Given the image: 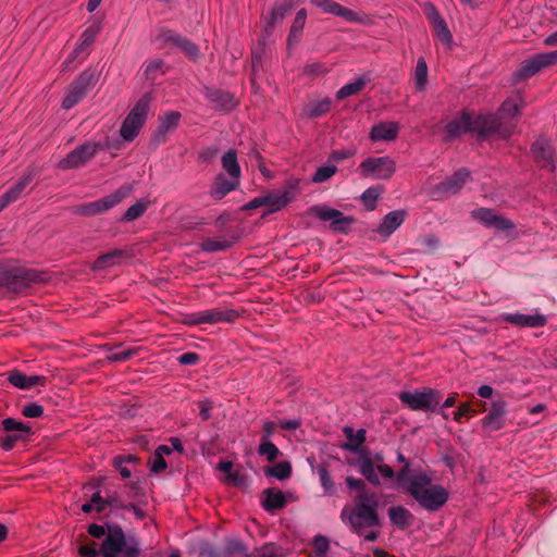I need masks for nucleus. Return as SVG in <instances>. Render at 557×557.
Wrapping results in <instances>:
<instances>
[{
  "label": "nucleus",
  "mask_w": 557,
  "mask_h": 557,
  "mask_svg": "<svg viewBox=\"0 0 557 557\" xmlns=\"http://www.w3.org/2000/svg\"><path fill=\"white\" fill-rule=\"evenodd\" d=\"M239 317L237 311L233 309H207L185 315L184 323L187 325H199V324H218V323H234Z\"/></svg>",
  "instance_id": "nucleus-12"
},
{
  "label": "nucleus",
  "mask_w": 557,
  "mask_h": 557,
  "mask_svg": "<svg viewBox=\"0 0 557 557\" xmlns=\"http://www.w3.org/2000/svg\"><path fill=\"white\" fill-rule=\"evenodd\" d=\"M97 81L98 76L91 69H87L77 75L62 101V109L70 110L81 102Z\"/></svg>",
  "instance_id": "nucleus-9"
},
{
  "label": "nucleus",
  "mask_w": 557,
  "mask_h": 557,
  "mask_svg": "<svg viewBox=\"0 0 557 557\" xmlns=\"http://www.w3.org/2000/svg\"><path fill=\"white\" fill-rule=\"evenodd\" d=\"M206 99L211 103L213 109L230 112L238 106V100L233 94L218 88H206Z\"/></svg>",
  "instance_id": "nucleus-18"
},
{
  "label": "nucleus",
  "mask_w": 557,
  "mask_h": 557,
  "mask_svg": "<svg viewBox=\"0 0 557 557\" xmlns=\"http://www.w3.org/2000/svg\"><path fill=\"white\" fill-rule=\"evenodd\" d=\"M398 398L410 410L436 412L444 419H448V414L438 408L442 399V393L438 389L423 387L412 392L401 391L398 394Z\"/></svg>",
  "instance_id": "nucleus-5"
},
{
  "label": "nucleus",
  "mask_w": 557,
  "mask_h": 557,
  "mask_svg": "<svg viewBox=\"0 0 557 557\" xmlns=\"http://www.w3.org/2000/svg\"><path fill=\"white\" fill-rule=\"evenodd\" d=\"M166 467H168V463H166L164 457H162V455H160L159 453H154L152 460L150 461V471L152 473H160L163 470H165Z\"/></svg>",
  "instance_id": "nucleus-63"
},
{
  "label": "nucleus",
  "mask_w": 557,
  "mask_h": 557,
  "mask_svg": "<svg viewBox=\"0 0 557 557\" xmlns=\"http://www.w3.org/2000/svg\"><path fill=\"white\" fill-rule=\"evenodd\" d=\"M236 237H226L225 235H219L213 238L203 239L200 244V248L202 251L208 253L224 251L231 248L236 243Z\"/></svg>",
  "instance_id": "nucleus-32"
},
{
  "label": "nucleus",
  "mask_w": 557,
  "mask_h": 557,
  "mask_svg": "<svg viewBox=\"0 0 557 557\" xmlns=\"http://www.w3.org/2000/svg\"><path fill=\"white\" fill-rule=\"evenodd\" d=\"M506 413V401L494 400L491 405L490 412L481 421L483 430L486 432H495L503 429Z\"/></svg>",
  "instance_id": "nucleus-19"
},
{
  "label": "nucleus",
  "mask_w": 557,
  "mask_h": 557,
  "mask_svg": "<svg viewBox=\"0 0 557 557\" xmlns=\"http://www.w3.org/2000/svg\"><path fill=\"white\" fill-rule=\"evenodd\" d=\"M405 210H394L388 212L375 230L384 239L388 238L405 221Z\"/></svg>",
  "instance_id": "nucleus-27"
},
{
  "label": "nucleus",
  "mask_w": 557,
  "mask_h": 557,
  "mask_svg": "<svg viewBox=\"0 0 557 557\" xmlns=\"http://www.w3.org/2000/svg\"><path fill=\"white\" fill-rule=\"evenodd\" d=\"M22 413L26 418H38L44 414V407L37 403H29L23 407Z\"/></svg>",
  "instance_id": "nucleus-60"
},
{
  "label": "nucleus",
  "mask_w": 557,
  "mask_h": 557,
  "mask_svg": "<svg viewBox=\"0 0 557 557\" xmlns=\"http://www.w3.org/2000/svg\"><path fill=\"white\" fill-rule=\"evenodd\" d=\"M318 474L320 479V483L324 490L325 494L332 495L335 493V484L330 475V472L326 467L321 466L318 468Z\"/></svg>",
  "instance_id": "nucleus-52"
},
{
  "label": "nucleus",
  "mask_w": 557,
  "mask_h": 557,
  "mask_svg": "<svg viewBox=\"0 0 557 557\" xmlns=\"http://www.w3.org/2000/svg\"><path fill=\"white\" fill-rule=\"evenodd\" d=\"M531 153L542 168L555 170L554 149L546 138L539 137L531 146Z\"/></svg>",
  "instance_id": "nucleus-21"
},
{
  "label": "nucleus",
  "mask_w": 557,
  "mask_h": 557,
  "mask_svg": "<svg viewBox=\"0 0 557 557\" xmlns=\"http://www.w3.org/2000/svg\"><path fill=\"white\" fill-rule=\"evenodd\" d=\"M307 20V11L305 9H300L294 18V22L290 26L289 35H288V42L290 44L293 39L297 40L300 36L304 26L306 24Z\"/></svg>",
  "instance_id": "nucleus-47"
},
{
  "label": "nucleus",
  "mask_w": 557,
  "mask_h": 557,
  "mask_svg": "<svg viewBox=\"0 0 557 557\" xmlns=\"http://www.w3.org/2000/svg\"><path fill=\"white\" fill-rule=\"evenodd\" d=\"M310 212L321 221H330L335 232H346L354 223V218L345 215L342 211L325 205L313 206Z\"/></svg>",
  "instance_id": "nucleus-14"
},
{
  "label": "nucleus",
  "mask_w": 557,
  "mask_h": 557,
  "mask_svg": "<svg viewBox=\"0 0 557 557\" xmlns=\"http://www.w3.org/2000/svg\"><path fill=\"white\" fill-rule=\"evenodd\" d=\"M136 354V350L134 349H123V350H112L108 356L107 359L112 362H121L129 360L134 355Z\"/></svg>",
  "instance_id": "nucleus-58"
},
{
  "label": "nucleus",
  "mask_w": 557,
  "mask_h": 557,
  "mask_svg": "<svg viewBox=\"0 0 557 557\" xmlns=\"http://www.w3.org/2000/svg\"><path fill=\"white\" fill-rule=\"evenodd\" d=\"M329 72V67L321 62H313L310 64H307L304 67V73L307 75H323Z\"/></svg>",
  "instance_id": "nucleus-62"
},
{
  "label": "nucleus",
  "mask_w": 557,
  "mask_h": 557,
  "mask_svg": "<svg viewBox=\"0 0 557 557\" xmlns=\"http://www.w3.org/2000/svg\"><path fill=\"white\" fill-rule=\"evenodd\" d=\"M544 67L546 66L543 60L541 59V54L537 53L533 55L531 59L523 62L521 67L516 72V77L518 79H527L529 77L534 76Z\"/></svg>",
  "instance_id": "nucleus-36"
},
{
  "label": "nucleus",
  "mask_w": 557,
  "mask_h": 557,
  "mask_svg": "<svg viewBox=\"0 0 557 557\" xmlns=\"http://www.w3.org/2000/svg\"><path fill=\"white\" fill-rule=\"evenodd\" d=\"M428 64L423 58L418 59L414 69V86L418 91H423L428 84Z\"/></svg>",
  "instance_id": "nucleus-44"
},
{
  "label": "nucleus",
  "mask_w": 557,
  "mask_h": 557,
  "mask_svg": "<svg viewBox=\"0 0 557 557\" xmlns=\"http://www.w3.org/2000/svg\"><path fill=\"white\" fill-rule=\"evenodd\" d=\"M262 507L267 511H275L286 506V497L282 491L275 488H267L264 492Z\"/></svg>",
  "instance_id": "nucleus-33"
},
{
  "label": "nucleus",
  "mask_w": 557,
  "mask_h": 557,
  "mask_svg": "<svg viewBox=\"0 0 557 557\" xmlns=\"http://www.w3.org/2000/svg\"><path fill=\"white\" fill-rule=\"evenodd\" d=\"M35 176L36 173L33 169L27 170L12 187L2 194L9 203L15 202L17 199H20L21 195L25 188L32 184Z\"/></svg>",
  "instance_id": "nucleus-31"
},
{
  "label": "nucleus",
  "mask_w": 557,
  "mask_h": 557,
  "mask_svg": "<svg viewBox=\"0 0 557 557\" xmlns=\"http://www.w3.org/2000/svg\"><path fill=\"white\" fill-rule=\"evenodd\" d=\"M377 197H379V193L373 187L366 189L361 195L362 201L370 209H374Z\"/></svg>",
  "instance_id": "nucleus-64"
},
{
  "label": "nucleus",
  "mask_w": 557,
  "mask_h": 557,
  "mask_svg": "<svg viewBox=\"0 0 557 557\" xmlns=\"http://www.w3.org/2000/svg\"><path fill=\"white\" fill-rule=\"evenodd\" d=\"M337 172L336 165H323L317 169L312 175L313 183H324Z\"/></svg>",
  "instance_id": "nucleus-53"
},
{
  "label": "nucleus",
  "mask_w": 557,
  "mask_h": 557,
  "mask_svg": "<svg viewBox=\"0 0 557 557\" xmlns=\"http://www.w3.org/2000/svg\"><path fill=\"white\" fill-rule=\"evenodd\" d=\"M102 148L99 143L87 141L74 150L69 152L62 160L59 161L58 168L61 170L78 169L84 166L91 160L97 152Z\"/></svg>",
  "instance_id": "nucleus-13"
},
{
  "label": "nucleus",
  "mask_w": 557,
  "mask_h": 557,
  "mask_svg": "<svg viewBox=\"0 0 557 557\" xmlns=\"http://www.w3.org/2000/svg\"><path fill=\"white\" fill-rule=\"evenodd\" d=\"M343 432L347 442L342 445V448L357 454L356 467L359 473L372 485H380V476L372 469L370 450L362 446L366 442V430L359 429L355 431L351 426H344Z\"/></svg>",
  "instance_id": "nucleus-4"
},
{
  "label": "nucleus",
  "mask_w": 557,
  "mask_h": 557,
  "mask_svg": "<svg viewBox=\"0 0 557 557\" xmlns=\"http://www.w3.org/2000/svg\"><path fill=\"white\" fill-rule=\"evenodd\" d=\"M222 169L230 177L240 180L242 170L237 160V152L234 149L227 150L221 158Z\"/></svg>",
  "instance_id": "nucleus-37"
},
{
  "label": "nucleus",
  "mask_w": 557,
  "mask_h": 557,
  "mask_svg": "<svg viewBox=\"0 0 557 557\" xmlns=\"http://www.w3.org/2000/svg\"><path fill=\"white\" fill-rule=\"evenodd\" d=\"M379 499L376 494L356 495L351 506H345L341 519L358 535H363L366 529L380 525L377 513Z\"/></svg>",
  "instance_id": "nucleus-2"
},
{
  "label": "nucleus",
  "mask_w": 557,
  "mask_h": 557,
  "mask_svg": "<svg viewBox=\"0 0 557 557\" xmlns=\"http://www.w3.org/2000/svg\"><path fill=\"white\" fill-rule=\"evenodd\" d=\"M399 125L396 122H380L371 127L372 141H392L397 138Z\"/></svg>",
  "instance_id": "nucleus-28"
},
{
  "label": "nucleus",
  "mask_w": 557,
  "mask_h": 557,
  "mask_svg": "<svg viewBox=\"0 0 557 557\" xmlns=\"http://www.w3.org/2000/svg\"><path fill=\"white\" fill-rule=\"evenodd\" d=\"M297 5L295 0H284L278 5L274 7L269 13L267 28L272 29L276 23L284 20V17Z\"/></svg>",
  "instance_id": "nucleus-35"
},
{
  "label": "nucleus",
  "mask_w": 557,
  "mask_h": 557,
  "mask_svg": "<svg viewBox=\"0 0 557 557\" xmlns=\"http://www.w3.org/2000/svg\"><path fill=\"white\" fill-rule=\"evenodd\" d=\"M396 459L398 462L404 465L403 468L397 472V474H395L396 481L403 486L406 483H408V481L411 479V473L414 470H410V462L401 453H397Z\"/></svg>",
  "instance_id": "nucleus-49"
},
{
  "label": "nucleus",
  "mask_w": 557,
  "mask_h": 557,
  "mask_svg": "<svg viewBox=\"0 0 557 557\" xmlns=\"http://www.w3.org/2000/svg\"><path fill=\"white\" fill-rule=\"evenodd\" d=\"M332 100L329 97L311 101L305 108V114L309 119H319L325 115L331 109Z\"/></svg>",
  "instance_id": "nucleus-38"
},
{
  "label": "nucleus",
  "mask_w": 557,
  "mask_h": 557,
  "mask_svg": "<svg viewBox=\"0 0 557 557\" xmlns=\"http://www.w3.org/2000/svg\"><path fill=\"white\" fill-rule=\"evenodd\" d=\"M147 210V203L144 201H137L132 205L123 214L122 220L126 222H132L138 218H140Z\"/></svg>",
  "instance_id": "nucleus-51"
},
{
  "label": "nucleus",
  "mask_w": 557,
  "mask_h": 557,
  "mask_svg": "<svg viewBox=\"0 0 557 557\" xmlns=\"http://www.w3.org/2000/svg\"><path fill=\"white\" fill-rule=\"evenodd\" d=\"M512 125L502 127L495 116H476L463 112L460 117L454 119L446 125V139L453 140L467 132H475L480 138L497 134L500 138H508L512 134Z\"/></svg>",
  "instance_id": "nucleus-3"
},
{
  "label": "nucleus",
  "mask_w": 557,
  "mask_h": 557,
  "mask_svg": "<svg viewBox=\"0 0 557 557\" xmlns=\"http://www.w3.org/2000/svg\"><path fill=\"white\" fill-rule=\"evenodd\" d=\"M521 109V101L518 100V99H507L503 102L500 109H499V113L498 115H494L495 117L498 119V122L500 123L502 127H508V126H511L515 127V125L512 123H502L500 119L503 115H507V116H515L519 113ZM515 131V128H512V132Z\"/></svg>",
  "instance_id": "nucleus-40"
},
{
  "label": "nucleus",
  "mask_w": 557,
  "mask_h": 557,
  "mask_svg": "<svg viewBox=\"0 0 557 557\" xmlns=\"http://www.w3.org/2000/svg\"><path fill=\"white\" fill-rule=\"evenodd\" d=\"M127 549H132V555L131 557H140V553H141V549H140V543H139V540L135 536H126V534L124 533V544L121 548V550L119 553H116V557H124L125 553Z\"/></svg>",
  "instance_id": "nucleus-50"
},
{
  "label": "nucleus",
  "mask_w": 557,
  "mask_h": 557,
  "mask_svg": "<svg viewBox=\"0 0 557 557\" xmlns=\"http://www.w3.org/2000/svg\"><path fill=\"white\" fill-rule=\"evenodd\" d=\"M359 171L363 177L388 180L395 173L396 164L387 156L369 157L360 163Z\"/></svg>",
  "instance_id": "nucleus-11"
},
{
  "label": "nucleus",
  "mask_w": 557,
  "mask_h": 557,
  "mask_svg": "<svg viewBox=\"0 0 557 557\" xmlns=\"http://www.w3.org/2000/svg\"><path fill=\"white\" fill-rule=\"evenodd\" d=\"M387 513L391 523L400 530H405L411 524L412 515L403 506L389 507Z\"/></svg>",
  "instance_id": "nucleus-34"
},
{
  "label": "nucleus",
  "mask_w": 557,
  "mask_h": 557,
  "mask_svg": "<svg viewBox=\"0 0 557 557\" xmlns=\"http://www.w3.org/2000/svg\"><path fill=\"white\" fill-rule=\"evenodd\" d=\"M502 320L521 327H542L547 323L546 317L540 313H504Z\"/></svg>",
  "instance_id": "nucleus-22"
},
{
  "label": "nucleus",
  "mask_w": 557,
  "mask_h": 557,
  "mask_svg": "<svg viewBox=\"0 0 557 557\" xmlns=\"http://www.w3.org/2000/svg\"><path fill=\"white\" fill-rule=\"evenodd\" d=\"M345 482H346V485H347L349 491H357L358 492L357 495L375 494L374 492H370L368 490L366 482L363 480H361V479H357V478H354V476H347L345 479Z\"/></svg>",
  "instance_id": "nucleus-56"
},
{
  "label": "nucleus",
  "mask_w": 557,
  "mask_h": 557,
  "mask_svg": "<svg viewBox=\"0 0 557 557\" xmlns=\"http://www.w3.org/2000/svg\"><path fill=\"white\" fill-rule=\"evenodd\" d=\"M127 257V252L123 249H114L110 252L103 253L99 256L94 264L91 265V270L94 271H104L121 263V260Z\"/></svg>",
  "instance_id": "nucleus-30"
},
{
  "label": "nucleus",
  "mask_w": 557,
  "mask_h": 557,
  "mask_svg": "<svg viewBox=\"0 0 557 557\" xmlns=\"http://www.w3.org/2000/svg\"><path fill=\"white\" fill-rule=\"evenodd\" d=\"M223 557H250L248 547L239 539H227L223 550Z\"/></svg>",
  "instance_id": "nucleus-39"
},
{
  "label": "nucleus",
  "mask_w": 557,
  "mask_h": 557,
  "mask_svg": "<svg viewBox=\"0 0 557 557\" xmlns=\"http://www.w3.org/2000/svg\"><path fill=\"white\" fill-rule=\"evenodd\" d=\"M424 14L431 23L437 39L446 47L451 48L454 44L453 34L448 28L446 21L442 17L436 7L428 2L424 4Z\"/></svg>",
  "instance_id": "nucleus-16"
},
{
  "label": "nucleus",
  "mask_w": 557,
  "mask_h": 557,
  "mask_svg": "<svg viewBox=\"0 0 557 557\" xmlns=\"http://www.w3.org/2000/svg\"><path fill=\"white\" fill-rule=\"evenodd\" d=\"M180 50L191 60H197L199 58L198 46L187 37L183 40Z\"/></svg>",
  "instance_id": "nucleus-57"
},
{
  "label": "nucleus",
  "mask_w": 557,
  "mask_h": 557,
  "mask_svg": "<svg viewBox=\"0 0 557 557\" xmlns=\"http://www.w3.org/2000/svg\"><path fill=\"white\" fill-rule=\"evenodd\" d=\"M8 381L18 389H30L37 385L44 386L47 377L42 375H26L20 370L14 369L8 372Z\"/></svg>",
  "instance_id": "nucleus-25"
},
{
  "label": "nucleus",
  "mask_w": 557,
  "mask_h": 557,
  "mask_svg": "<svg viewBox=\"0 0 557 557\" xmlns=\"http://www.w3.org/2000/svg\"><path fill=\"white\" fill-rule=\"evenodd\" d=\"M150 94H145L138 99V101L128 112L120 128V135L123 140L131 143L137 137L146 123L150 109Z\"/></svg>",
  "instance_id": "nucleus-8"
},
{
  "label": "nucleus",
  "mask_w": 557,
  "mask_h": 557,
  "mask_svg": "<svg viewBox=\"0 0 557 557\" xmlns=\"http://www.w3.org/2000/svg\"><path fill=\"white\" fill-rule=\"evenodd\" d=\"M2 429L7 433H23L24 436L30 437L34 435L32 426L14 418H5L2 420Z\"/></svg>",
  "instance_id": "nucleus-42"
},
{
  "label": "nucleus",
  "mask_w": 557,
  "mask_h": 557,
  "mask_svg": "<svg viewBox=\"0 0 557 557\" xmlns=\"http://www.w3.org/2000/svg\"><path fill=\"white\" fill-rule=\"evenodd\" d=\"M257 451L259 456L264 457L269 462L276 460L281 455L280 449L271 441H260Z\"/></svg>",
  "instance_id": "nucleus-48"
},
{
  "label": "nucleus",
  "mask_w": 557,
  "mask_h": 557,
  "mask_svg": "<svg viewBox=\"0 0 557 557\" xmlns=\"http://www.w3.org/2000/svg\"><path fill=\"white\" fill-rule=\"evenodd\" d=\"M470 171L466 168H460L451 176L436 186V190L443 194L454 195L457 194L466 182L470 178Z\"/></svg>",
  "instance_id": "nucleus-23"
},
{
  "label": "nucleus",
  "mask_w": 557,
  "mask_h": 557,
  "mask_svg": "<svg viewBox=\"0 0 557 557\" xmlns=\"http://www.w3.org/2000/svg\"><path fill=\"white\" fill-rule=\"evenodd\" d=\"M471 215L485 227L494 228L497 232H507L516 228V224L511 220L490 208L475 209L471 212Z\"/></svg>",
  "instance_id": "nucleus-15"
},
{
  "label": "nucleus",
  "mask_w": 557,
  "mask_h": 557,
  "mask_svg": "<svg viewBox=\"0 0 557 557\" xmlns=\"http://www.w3.org/2000/svg\"><path fill=\"white\" fill-rule=\"evenodd\" d=\"M240 184V180H236L233 177H225L224 173H219L214 183L210 187L209 195L214 200L223 199L227 194L235 190Z\"/></svg>",
  "instance_id": "nucleus-24"
},
{
  "label": "nucleus",
  "mask_w": 557,
  "mask_h": 557,
  "mask_svg": "<svg viewBox=\"0 0 557 557\" xmlns=\"http://www.w3.org/2000/svg\"><path fill=\"white\" fill-rule=\"evenodd\" d=\"M310 3L323 12L343 17L350 23H364L367 16L343 7L334 0H310Z\"/></svg>",
  "instance_id": "nucleus-17"
},
{
  "label": "nucleus",
  "mask_w": 557,
  "mask_h": 557,
  "mask_svg": "<svg viewBox=\"0 0 557 557\" xmlns=\"http://www.w3.org/2000/svg\"><path fill=\"white\" fill-rule=\"evenodd\" d=\"M45 281V273L16 267L0 270V286L12 293H22L29 288L32 284Z\"/></svg>",
  "instance_id": "nucleus-7"
},
{
  "label": "nucleus",
  "mask_w": 557,
  "mask_h": 557,
  "mask_svg": "<svg viewBox=\"0 0 557 557\" xmlns=\"http://www.w3.org/2000/svg\"><path fill=\"white\" fill-rule=\"evenodd\" d=\"M313 548L319 557L324 556L330 548V543H329L327 537L324 535L314 536Z\"/></svg>",
  "instance_id": "nucleus-59"
},
{
  "label": "nucleus",
  "mask_w": 557,
  "mask_h": 557,
  "mask_svg": "<svg viewBox=\"0 0 557 557\" xmlns=\"http://www.w3.org/2000/svg\"><path fill=\"white\" fill-rule=\"evenodd\" d=\"M104 502H106V508L107 507L115 508V509L128 508L127 505L123 502L121 495L117 493H114V494L108 493L104 497Z\"/></svg>",
  "instance_id": "nucleus-61"
},
{
  "label": "nucleus",
  "mask_w": 557,
  "mask_h": 557,
  "mask_svg": "<svg viewBox=\"0 0 557 557\" xmlns=\"http://www.w3.org/2000/svg\"><path fill=\"white\" fill-rule=\"evenodd\" d=\"M177 32L169 28H159L153 36V42L159 49L171 48Z\"/></svg>",
  "instance_id": "nucleus-46"
},
{
  "label": "nucleus",
  "mask_w": 557,
  "mask_h": 557,
  "mask_svg": "<svg viewBox=\"0 0 557 557\" xmlns=\"http://www.w3.org/2000/svg\"><path fill=\"white\" fill-rule=\"evenodd\" d=\"M182 114L178 111H168L160 116V123L154 134V140L165 143L169 133L175 131L180 124Z\"/></svg>",
  "instance_id": "nucleus-26"
},
{
  "label": "nucleus",
  "mask_w": 557,
  "mask_h": 557,
  "mask_svg": "<svg viewBox=\"0 0 557 557\" xmlns=\"http://www.w3.org/2000/svg\"><path fill=\"white\" fill-rule=\"evenodd\" d=\"M124 533L125 532L119 524H108V534L101 543L100 547L96 548L95 545L81 546L78 548V554L82 557H116V553L121 550L124 544ZM124 553V557H131L133 552L132 549H127Z\"/></svg>",
  "instance_id": "nucleus-6"
},
{
  "label": "nucleus",
  "mask_w": 557,
  "mask_h": 557,
  "mask_svg": "<svg viewBox=\"0 0 557 557\" xmlns=\"http://www.w3.org/2000/svg\"><path fill=\"white\" fill-rule=\"evenodd\" d=\"M102 24L99 21H94L79 36L78 41L72 52L69 62L78 58L82 54L88 55V48L92 45L99 33L101 32Z\"/></svg>",
  "instance_id": "nucleus-20"
},
{
  "label": "nucleus",
  "mask_w": 557,
  "mask_h": 557,
  "mask_svg": "<svg viewBox=\"0 0 557 557\" xmlns=\"http://www.w3.org/2000/svg\"><path fill=\"white\" fill-rule=\"evenodd\" d=\"M368 83V78L364 76H360L356 78L354 82L345 84L342 88H339L336 92V100H343L349 96L358 94Z\"/></svg>",
  "instance_id": "nucleus-43"
},
{
  "label": "nucleus",
  "mask_w": 557,
  "mask_h": 557,
  "mask_svg": "<svg viewBox=\"0 0 557 557\" xmlns=\"http://www.w3.org/2000/svg\"><path fill=\"white\" fill-rule=\"evenodd\" d=\"M267 476H274L280 481H284L292 475V466L288 461H282L273 467H269L264 470Z\"/></svg>",
  "instance_id": "nucleus-45"
},
{
  "label": "nucleus",
  "mask_w": 557,
  "mask_h": 557,
  "mask_svg": "<svg viewBox=\"0 0 557 557\" xmlns=\"http://www.w3.org/2000/svg\"><path fill=\"white\" fill-rule=\"evenodd\" d=\"M263 201L265 209V214L274 213L283 209L292 201V195L289 190H278L272 191L267 195H263Z\"/></svg>",
  "instance_id": "nucleus-29"
},
{
  "label": "nucleus",
  "mask_w": 557,
  "mask_h": 557,
  "mask_svg": "<svg viewBox=\"0 0 557 557\" xmlns=\"http://www.w3.org/2000/svg\"><path fill=\"white\" fill-rule=\"evenodd\" d=\"M28 440L29 437L24 436L23 433H9L7 436L0 440V445L4 451H11L17 442H24Z\"/></svg>",
  "instance_id": "nucleus-54"
},
{
  "label": "nucleus",
  "mask_w": 557,
  "mask_h": 557,
  "mask_svg": "<svg viewBox=\"0 0 557 557\" xmlns=\"http://www.w3.org/2000/svg\"><path fill=\"white\" fill-rule=\"evenodd\" d=\"M370 460L374 473H380L385 479H394V470L386 463H384L383 453L376 451L373 455L370 453Z\"/></svg>",
  "instance_id": "nucleus-41"
},
{
  "label": "nucleus",
  "mask_w": 557,
  "mask_h": 557,
  "mask_svg": "<svg viewBox=\"0 0 557 557\" xmlns=\"http://www.w3.org/2000/svg\"><path fill=\"white\" fill-rule=\"evenodd\" d=\"M131 191L132 189L129 187H120L114 193L108 196L78 206L75 212L85 216L100 214L119 205L124 198H126L131 194Z\"/></svg>",
  "instance_id": "nucleus-10"
},
{
  "label": "nucleus",
  "mask_w": 557,
  "mask_h": 557,
  "mask_svg": "<svg viewBox=\"0 0 557 557\" xmlns=\"http://www.w3.org/2000/svg\"><path fill=\"white\" fill-rule=\"evenodd\" d=\"M163 67L164 61L162 59H153L146 65L145 75L147 78L153 81L158 73L164 74Z\"/></svg>",
  "instance_id": "nucleus-55"
},
{
  "label": "nucleus",
  "mask_w": 557,
  "mask_h": 557,
  "mask_svg": "<svg viewBox=\"0 0 557 557\" xmlns=\"http://www.w3.org/2000/svg\"><path fill=\"white\" fill-rule=\"evenodd\" d=\"M406 492L425 510L437 511L448 500L447 490L433 484L432 475L423 470H414L411 479L403 485Z\"/></svg>",
  "instance_id": "nucleus-1"
}]
</instances>
